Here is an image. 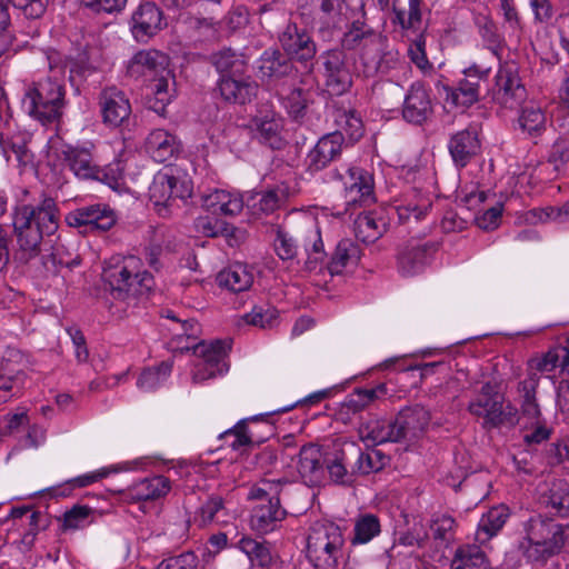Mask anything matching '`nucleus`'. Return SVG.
Returning <instances> with one entry per match:
<instances>
[{
  "mask_svg": "<svg viewBox=\"0 0 569 569\" xmlns=\"http://www.w3.org/2000/svg\"><path fill=\"white\" fill-rule=\"evenodd\" d=\"M58 221L57 204L50 197L42 196L37 204L18 206L13 214L17 259L27 263L38 257L44 237L58 230Z\"/></svg>",
  "mask_w": 569,
  "mask_h": 569,
  "instance_id": "1",
  "label": "nucleus"
},
{
  "mask_svg": "<svg viewBox=\"0 0 569 569\" xmlns=\"http://www.w3.org/2000/svg\"><path fill=\"white\" fill-rule=\"evenodd\" d=\"M57 57L48 56L53 74L28 84L21 100L22 110L43 124L56 121L64 106L63 70L56 62Z\"/></svg>",
  "mask_w": 569,
  "mask_h": 569,
  "instance_id": "2",
  "label": "nucleus"
},
{
  "mask_svg": "<svg viewBox=\"0 0 569 569\" xmlns=\"http://www.w3.org/2000/svg\"><path fill=\"white\" fill-rule=\"evenodd\" d=\"M103 280L116 299H128L149 293L154 287L153 276L142 269L137 256L112 257L103 268Z\"/></svg>",
  "mask_w": 569,
  "mask_h": 569,
  "instance_id": "3",
  "label": "nucleus"
},
{
  "mask_svg": "<svg viewBox=\"0 0 569 569\" xmlns=\"http://www.w3.org/2000/svg\"><path fill=\"white\" fill-rule=\"evenodd\" d=\"M291 482L286 478L262 479L249 491L250 499H267L268 503L257 506L250 517V527L253 531L266 535L284 520L287 510L281 507L291 490Z\"/></svg>",
  "mask_w": 569,
  "mask_h": 569,
  "instance_id": "4",
  "label": "nucleus"
},
{
  "mask_svg": "<svg viewBox=\"0 0 569 569\" xmlns=\"http://www.w3.org/2000/svg\"><path fill=\"white\" fill-rule=\"evenodd\" d=\"M306 558L315 569H339L346 555V537L331 521L313 523L307 535Z\"/></svg>",
  "mask_w": 569,
  "mask_h": 569,
  "instance_id": "5",
  "label": "nucleus"
},
{
  "mask_svg": "<svg viewBox=\"0 0 569 569\" xmlns=\"http://www.w3.org/2000/svg\"><path fill=\"white\" fill-rule=\"evenodd\" d=\"M565 526L551 519H531L527 536L519 543V550L528 561L543 563L560 552L565 546Z\"/></svg>",
  "mask_w": 569,
  "mask_h": 569,
  "instance_id": "6",
  "label": "nucleus"
},
{
  "mask_svg": "<svg viewBox=\"0 0 569 569\" xmlns=\"http://www.w3.org/2000/svg\"><path fill=\"white\" fill-rule=\"evenodd\" d=\"M318 71L330 94L341 96L352 87V64L343 49L321 52L317 59Z\"/></svg>",
  "mask_w": 569,
  "mask_h": 569,
  "instance_id": "7",
  "label": "nucleus"
},
{
  "mask_svg": "<svg viewBox=\"0 0 569 569\" xmlns=\"http://www.w3.org/2000/svg\"><path fill=\"white\" fill-rule=\"evenodd\" d=\"M365 0H347L346 8L350 11L347 21L350 22L349 29L341 38L343 50H360L359 57L379 46L383 37L366 22Z\"/></svg>",
  "mask_w": 569,
  "mask_h": 569,
  "instance_id": "8",
  "label": "nucleus"
},
{
  "mask_svg": "<svg viewBox=\"0 0 569 569\" xmlns=\"http://www.w3.org/2000/svg\"><path fill=\"white\" fill-rule=\"evenodd\" d=\"M192 193V183L173 167L158 171L149 187V198L156 207H168L174 199H186Z\"/></svg>",
  "mask_w": 569,
  "mask_h": 569,
  "instance_id": "9",
  "label": "nucleus"
},
{
  "mask_svg": "<svg viewBox=\"0 0 569 569\" xmlns=\"http://www.w3.org/2000/svg\"><path fill=\"white\" fill-rule=\"evenodd\" d=\"M231 349L228 340L201 341L193 347V353L200 359L192 373L194 383L216 378L228 371V352Z\"/></svg>",
  "mask_w": 569,
  "mask_h": 569,
  "instance_id": "10",
  "label": "nucleus"
},
{
  "mask_svg": "<svg viewBox=\"0 0 569 569\" xmlns=\"http://www.w3.org/2000/svg\"><path fill=\"white\" fill-rule=\"evenodd\" d=\"M335 177L342 182L345 203L347 207H366L376 201L373 176L360 168H343V172L335 171Z\"/></svg>",
  "mask_w": 569,
  "mask_h": 569,
  "instance_id": "11",
  "label": "nucleus"
},
{
  "mask_svg": "<svg viewBox=\"0 0 569 569\" xmlns=\"http://www.w3.org/2000/svg\"><path fill=\"white\" fill-rule=\"evenodd\" d=\"M490 68L472 64L463 70V78L459 79L455 88L446 87L447 100L455 106L470 107L480 98V84L487 81Z\"/></svg>",
  "mask_w": 569,
  "mask_h": 569,
  "instance_id": "12",
  "label": "nucleus"
},
{
  "mask_svg": "<svg viewBox=\"0 0 569 569\" xmlns=\"http://www.w3.org/2000/svg\"><path fill=\"white\" fill-rule=\"evenodd\" d=\"M437 250L438 246L432 241H408L397 256L399 273L403 277H413L422 272Z\"/></svg>",
  "mask_w": 569,
  "mask_h": 569,
  "instance_id": "13",
  "label": "nucleus"
},
{
  "mask_svg": "<svg viewBox=\"0 0 569 569\" xmlns=\"http://www.w3.org/2000/svg\"><path fill=\"white\" fill-rule=\"evenodd\" d=\"M116 214L106 204L97 203L78 208L66 216V222L82 232L107 231L116 223Z\"/></svg>",
  "mask_w": 569,
  "mask_h": 569,
  "instance_id": "14",
  "label": "nucleus"
},
{
  "mask_svg": "<svg viewBox=\"0 0 569 569\" xmlns=\"http://www.w3.org/2000/svg\"><path fill=\"white\" fill-rule=\"evenodd\" d=\"M468 410L476 417H482L483 426L487 428L503 425V398L489 382L481 387L478 396L469 403Z\"/></svg>",
  "mask_w": 569,
  "mask_h": 569,
  "instance_id": "15",
  "label": "nucleus"
},
{
  "mask_svg": "<svg viewBox=\"0 0 569 569\" xmlns=\"http://www.w3.org/2000/svg\"><path fill=\"white\" fill-rule=\"evenodd\" d=\"M345 138L342 132L333 131L323 134L313 148L307 153L306 168L309 172H319L331 162L338 160L342 153Z\"/></svg>",
  "mask_w": 569,
  "mask_h": 569,
  "instance_id": "16",
  "label": "nucleus"
},
{
  "mask_svg": "<svg viewBox=\"0 0 569 569\" xmlns=\"http://www.w3.org/2000/svg\"><path fill=\"white\" fill-rule=\"evenodd\" d=\"M360 62L366 77L387 74L400 63V53L387 37L380 39L379 46L360 56Z\"/></svg>",
  "mask_w": 569,
  "mask_h": 569,
  "instance_id": "17",
  "label": "nucleus"
},
{
  "mask_svg": "<svg viewBox=\"0 0 569 569\" xmlns=\"http://www.w3.org/2000/svg\"><path fill=\"white\" fill-rule=\"evenodd\" d=\"M526 97L515 64H506L499 68L496 74V89L493 99L506 108H515Z\"/></svg>",
  "mask_w": 569,
  "mask_h": 569,
  "instance_id": "18",
  "label": "nucleus"
},
{
  "mask_svg": "<svg viewBox=\"0 0 569 569\" xmlns=\"http://www.w3.org/2000/svg\"><path fill=\"white\" fill-rule=\"evenodd\" d=\"M64 166L80 180H98L102 170L86 147L63 144L59 152Z\"/></svg>",
  "mask_w": 569,
  "mask_h": 569,
  "instance_id": "19",
  "label": "nucleus"
},
{
  "mask_svg": "<svg viewBox=\"0 0 569 569\" xmlns=\"http://www.w3.org/2000/svg\"><path fill=\"white\" fill-rule=\"evenodd\" d=\"M430 421L429 411L419 405L405 408L393 419L397 441L411 442L425 432Z\"/></svg>",
  "mask_w": 569,
  "mask_h": 569,
  "instance_id": "20",
  "label": "nucleus"
},
{
  "mask_svg": "<svg viewBox=\"0 0 569 569\" xmlns=\"http://www.w3.org/2000/svg\"><path fill=\"white\" fill-rule=\"evenodd\" d=\"M279 42L290 60L307 62L316 57V42L306 30L295 23H289L279 34Z\"/></svg>",
  "mask_w": 569,
  "mask_h": 569,
  "instance_id": "21",
  "label": "nucleus"
},
{
  "mask_svg": "<svg viewBox=\"0 0 569 569\" xmlns=\"http://www.w3.org/2000/svg\"><path fill=\"white\" fill-rule=\"evenodd\" d=\"M99 106L104 124L119 127L131 114V104L126 93L116 87H108L99 94Z\"/></svg>",
  "mask_w": 569,
  "mask_h": 569,
  "instance_id": "22",
  "label": "nucleus"
},
{
  "mask_svg": "<svg viewBox=\"0 0 569 569\" xmlns=\"http://www.w3.org/2000/svg\"><path fill=\"white\" fill-rule=\"evenodd\" d=\"M357 451L358 446L355 442H347L323 460L329 478L333 483L350 487L356 482L357 476L353 472L350 455Z\"/></svg>",
  "mask_w": 569,
  "mask_h": 569,
  "instance_id": "23",
  "label": "nucleus"
},
{
  "mask_svg": "<svg viewBox=\"0 0 569 569\" xmlns=\"http://www.w3.org/2000/svg\"><path fill=\"white\" fill-rule=\"evenodd\" d=\"M168 57L154 49L140 50L129 61L127 72L130 77L147 80L156 79L167 70Z\"/></svg>",
  "mask_w": 569,
  "mask_h": 569,
  "instance_id": "24",
  "label": "nucleus"
},
{
  "mask_svg": "<svg viewBox=\"0 0 569 569\" xmlns=\"http://www.w3.org/2000/svg\"><path fill=\"white\" fill-rule=\"evenodd\" d=\"M449 153L456 167H466L481 150L477 128L469 127L452 134L448 142Z\"/></svg>",
  "mask_w": 569,
  "mask_h": 569,
  "instance_id": "25",
  "label": "nucleus"
},
{
  "mask_svg": "<svg viewBox=\"0 0 569 569\" xmlns=\"http://www.w3.org/2000/svg\"><path fill=\"white\" fill-rule=\"evenodd\" d=\"M432 112V102L425 86L420 82L412 83L405 97L403 119L410 123L421 124L431 117Z\"/></svg>",
  "mask_w": 569,
  "mask_h": 569,
  "instance_id": "26",
  "label": "nucleus"
},
{
  "mask_svg": "<svg viewBox=\"0 0 569 569\" xmlns=\"http://www.w3.org/2000/svg\"><path fill=\"white\" fill-rule=\"evenodd\" d=\"M164 26L161 10L152 2L139 6L132 16L131 31L141 42L154 36Z\"/></svg>",
  "mask_w": 569,
  "mask_h": 569,
  "instance_id": "27",
  "label": "nucleus"
},
{
  "mask_svg": "<svg viewBox=\"0 0 569 569\" xmlns=\"http://www.w3.org/2000/svg\"><path fill=\"white\" fill-rule=\"evenodd\" d=\"M539 502L550 515L569 517V483L566 480L557 479L546 483L539 490Z\"/></svg>",
  "mask_w": 569,
  "mask_h": 569,
  "instance_id": "28",
  "label": "nucleus"
},
{
  "mask_svg": "<svg viewBox=\"0 0 569 569\" xmlns=\"http://www.w3.org/2000/svg\"><path fill=\"white\" fill-rule=\"evenodd\" d=\"M218 90L224 101L244 104L256 97L258 84L250 77L223 76L218 82Z\"/></svg>",
  "mask_w": 569,
  "mask_h": 569,
  "instance_id": "29",
  "label": "nucleus"
},
{
  "mask_svg": "<svg viewBox=\"0 0 569 569\" xmlns=\"http://www.w3.org/2000/svg\"><path fill=\"white\" fill-rule=\"evenodd\" d=\"M431 208V196L417 188L408 190L402 196L400 203L396 207L399 220L403 222L410 221L411 219L415 221L425 219Z\"/></svg>",
  "mask_w": 569,
  "mask_h": 569,
  "instance_id": "30",
  "label": "nucleus"
},
{
  "mask_svg": "<svg viewBox=\"0 0 569 569\" xmlns=\"http://www.w3.org/2000/svg\"><path fill=\"white\" fill-rule=\"evenodd\" d=\"M178 138L164 129L152 130L146 139V150L156 162H166L180 152Z\"/></svg>",
  "mask_w": 569,
  "mask_h": 569,
  "instance_id": "31",
  "label": "nucleus"
},
{
  "mask_svg": "<svg viewBox=\"0 0 569 569\" xmlns=\"http://www.w3.org/2000/svg\"><path fill=\"white\" fill-rule=\"evenodd\" d=\"M318 8L319 32H330L339 29L350 17V11L346 8L347 0H311Z\"/></svg>",
  "mask_w": 569,
  "mask_h": 569,
  "instance_id": "32",
  "label": "nucleus"
},
{
  "mask_svg": "<svg viewBox=\"0 0 569 569\" xmlns=\"http://www.w3.org/2000/svg\"><path fill=\"white\" fill-rule=\"evenodd\" d=\"M202 206L213 214L236 216L242 211L243 200L239 193L216 189L202 197Z\"/></svg>",
  "mask_w": 569,
  "mask_h": 569,
  "instance_id": "33",
  "label": "nucleus"
},
{
  "mask_svg": "<svg viewBox=\"0 0 569 569\" xmlns=\"http://www.w3.org/2000/svg\"><path fill=\"white\" fill-rule=\"evenodd\" d=\"M323 461L320 448L316 445H305L299 450L298 471L306 483L318 485L323 476Z\"/></svg>",
  "mask_w": 569,
  "mask_h": 569,
  "instance_id": "34",
  "label": "nucleus"
},
{
  "mask_svg": "<svg viewBox=\"0 0 569 569\" xmlns=\"http://www.w3.org/2000/svg\"><path fill=\"white\" fill-rule=\"evenodd\" d=\"M358 433L368 446L398 442L392 419L371 418L359 426Z\"/></svg>",
  "mask_w": 569,
  "mask_h": 569,
  "instance_id": "35",
  "label": "nucleus"
},
{
  "mask_svg": "<svg viewBox=\"0 0 569 569\" xmlns=\"http://www.w3.org/2000/svg\"><path fill=\"white\" fill-rule=\"evenodd\" d=\"M300 240L307 253L306 268L316 270L325 260L323 242L317 223L309 220L302 228Z\"/></svg>",
  "mask_w": 569,
  "mask_h": 569,
  "instance_id": "36",
  "label": "nucleus"
},
{
  "mask_svg": "<svg viewBox=\"0 0 569 569\" xmlns=\"http://www.w3.org/2000/svg\"><path fill=\"white\" fill-rule=\"evenodd\" d=\"M281 118L273 112L260 113L252 119V130L256 137L272 149H278L281 146Z\"/></svg>",
  "mask_w": 569,
  "mask_h": 569,
  "instance_id": "37",
  "label": "nucleus"
},
{
  "mask_svg": "<svg viewBox=\"0 0 569 569\" xmlns=\"http://www.w3.org/2000/svg\"><path fill=\"white\" fill-rule=\"evenodd\" d=\"M217 282L231 292H242L252 286L253 274L248 266L233 263L218 273Z\"/></svg>",
  "mask_w": 569,
  "mask_h": 569,
  "instance_id": "38",
  "label": "nucleus"
},
{
  "mask_svg": "<svg viewBox=\"0 0 569 569\" xmlns=\"http://www.w3.org/2000/svg\"><path fill=\"white\" fill-rule=\"evenodd\" d=\"M359 259V247L350 239H342L338 242L327 270L331 276L341 274L348 267L357 266Z\"/></svg>",
  "mask_w": 569,
  "mask_h": 569,
  "instance_id": "39",
  "label": "nucleus"
},
{
  "mask_svg": "<svg viewBox=\"0 0 569 569\" xmlns=\"http://www.w3.org/2000/svg\"><path fill=\"white\" fill-rule=\"evenodd\" d=\"M170 481L163 476L144 478L129 488V496L133 500H154L166 496L170 491Z\"/></svg>",
  "mask_w": 569,
  "mask_h": 569,
  "instance_id": "40",
  "label": "nucleus"
},
{
  "mask_svg": "<svg viewBox=\"0 0 569 569\" xmlns=\"http://www.w3.org/2000/svg\"><path fill=\"white\" fill-rule=\"evenodd\" d=\"M259 72L262 78L280 79L290 74L293 66L289 58L279 50H266L259 60Z\"/></svg>",
  "mask_w": 569,
  "mask_h": 569,
  "instance_id": "41",
  "label": "nucleus"
},
{
  "mask_svg": "<svg viewBox=\"0 0 569 569\" xmlns=\"http://www.w3.org/2000/svg\"><path fill=\"white\" fill-rule=\"evenodd\" d=\"M211 63L223 76H243L248 68L246 57L232 49H222L210 57Z\"/></svg>",
  "mask_w": 569,
  "mask_h": 569,
  "instance_id": "42",
  "label": "nucleus"
},
{
  "mask_svg": "<svg viewBox=\"0 0 569 569\" xmlns=\"http://www.w3.org/2000/svg\"><path fill=\"white\" fill-rule=\"evenodd\" d=\"M509 517L508 508L505 506H497L491 508L485 513L479 523L476 532V540L479 543H485L496 536L505 526Z\"/></svg>",
  "mask_w": 569,
  "mask_h": 569,
  "instance_id": "43",
  "label": "nucleus"
},
{
  "mask_svg": "<svg viewBox=\"0 0 569 569\" xmlns=\"http://www.w3.org/2000/svg\"><path fill=\"white\" fill-rule=\"evenodd\" d=\"M353 462V472L356 476H368L370 473L381 471L390 461V458L381 450L371 449L362 451L358 447V451L350 455Z\"/></svg>",
  "mask_w": 569,
  "mask_h": 569,
  "instance_id": "44",
  "label": "nucleus"
},
{
  "mask_svg": "<svg viewBox=\"0 0 569 569\" xmlns=\"http://www.w3.org/2000/svg\"><path fill=\"white\" fill-rule=\"evenodd\" d=\"M490 561L486 552L477 545L459 547L451 560V569H489Z\"/></svg>",
  "mask_w": 569,
  "mask_h": 569,
  "instance_id": "45",
  "label": "nucleus"
},
{
  "mask_svg": "<svg viewBox=\"0 0 569 569\" xmlns=\"http://www.w3.org/2000/svg\"><path fill=\"white\" fill-rule=\"evenodd\" d=\"M289 193V187L286 183L277 184L259 193V197L253 202L252 208L256 212L271 214L286 204Z\"/></svg>",
  "mask_w": 569,
  "mask_h": 569,
  "instance_id": "46",
  "label": "nucleus"
},
{
  "mask_svg": "<svg viewBox=\"0 0 569 569\" xmlns=\"http://www.w3.org/2000/svg\"><path fill=\"white\" fill-rule=\"evenodd\" d=\"M237 546L248 557L252 566L267 568L271 565L273 557L270 546L266 541L242 537Z\"/></svg>",
  "mask_w": 569,
  "mask_h": 569,
  "instance_id": "47",
  "label": "nucleus"
},
{
  "mask_svg": "<svg viewBox=\"0 0 569 569\" xmlns=\"http://www.w3.org/2000/svg\"><path fill=\"white\" fill-rule=\"evenodd\" d=\"M518 122L523 133L536 139L545 132L547 119L540 107L529 104L522 108Z\"/></svg>",
  "mask_w": 569,
  "mask_h": 569,
  "instance_id": "48",
  "label": "nucleus"
},
{
  "mask_svg": "<svg viewBox=\"0 0 569 569\" xmlns=\"http://www.w3.org/2000/svg\"><path fill=\"white\" fill-rule=\"evenodd\" d=\"M337 131L342 132L351 141L359 140L363 134V124L361 118L353 109L337 108L333 112Z\"/></svg>",
  "mask_w": 569,
  "mask_h": 569,
  "instance_id": "49",
  "label": "nucleus"
},
{
  "mask_svg": "<svg viewBox=\"0 0 569 569\" xmlns=\"http://www.w3.org/2000/svg\"><path fill=\"white\" fill-rule=\"evenodd\" d=\"M539 380L538 375L528 373V377L519 383V392L522 398L521 410L530 419H538L540 416V408L536 399Z\"/></svg>",
  "mask_w": 569,
  "mask_h": 569,
  "instance_id": "50",
  "label": "nucleus"
},
{
  "mask_svg": "<svg viewBox=\"0 0 569 569\" xmlns=\"http://www.w3.org/2000/svg\"><path fill=\"white\" fill-rule=\"evenodd\" d=\"M282 104L288 113L296 120L306 114V110L311 102V93L302 88H292L288 93H279Z\"/></svg>",
  "mask_w": 569,
  "mask_h": 569,
  "instance_id": "51",
  "label": "nucleus"
},
{
  "mask_svg": "<svg viewBox=\"0 0 569 569\" xmlns=\"http://www.w3.org/2000/svg\"><path fill=\"white\" fill-rule=\"evenodd\" d=\"M171 371L172 363L168 361H163L157 367L148 368L140 373L137 387L144 392L153 391L168 379Z\"/></svg>",
  "mask_w": 569,
  "mask_h": 569,
  "instance_id": "52",
  "label": "nucleus"
},
{
  "mask_svg": "<svg viewBox=\"0 0 569 569\" xmlns=\"http://www.w3.org/2000/svg\"><path fill=\"white\" fill-rule=\"evenodd\" d=\"M380 532V521L377 516L366 513L357 518L353 526L351 545L368 543Z\"/></svg>",
  "mask_w": 569,
  "mask_h": 569,
  "instance_id": "53",
  "label": "nucleus"
},
{
  "mask_svg": "<svg viewBox=\"0 0 569 569\" xmlns=\"http://www.w3.org/2000/svg\"><path fill=\"white\" fill-rule=\"evenodd\" d=\"M385 223L377 221L370 213H359L355 220L356 237L362 242L371 243L379 239L383 232Z\"/></svg>",
  "mask_w": 569,
  "mask_h": 569,
  "instance_id": "54",
  "label": "nucleus"
},
{
  "mask_svg": "<svg viewBox=\"0 0 569 569\" xmlns=\"http://www.w3.org/2000/svg\"><path fill=\"white\" fill-rule=\"evenodd\" d=\"M560 127L563 133L553 142L549 152V162L556 170L563 168L569 162V112L563 117Z\"/></svg>",
  "mask_w": 569,
  "mask_h": 569,
  "instance_id": "55",
  "label": "nucleus"
},
{
  "mask_svg": "<svg viewBox=\"0 0 569 569\" xmlns=\"http://www.w3.org/2000/svg\"><path fill=\"white\" fill-rule=\"evenodd\" d=\"M257 417L240 420L234 427L226 430L220 438L226 441L233 450L251 446L254 441L253 432L248 428L249 420H256Z\"/></svg>",
  "mask_w": 569,
  "mask_h": 569,
  "instance_id": "56",
  "label": "nucleus"
},
{
  "mask_svg": "<svg viewBox=\"0 0 569 569\" xmlns=\"http://www.w3.org/2000/svg\"><path fill=\"white\" fill-rule=\"evenodd\" d=\"M420 3L421 0H409L408 11L399 9L393 4L390 8L393 13L392 23H398L403 30L418 31L421 26Z\"/></svg>",
  "mask_w": 569,
  "mask_h": 569,
  "instance_id": "57",
  "label": "nucleus"
},
{
  "mask_svg": "<svg viewBox=\"0 0 569 569\" xmlns=\"http://www.w3.org/2000/svg\"><path fill=\"white\" fill-rule=\"evenodd\" d=\"M18 372V367L10 359L0 360V405L14 396Z\"/></svg>",
  "mask_w": 569,
  "mask_h": 569,
  "instance_id": "58",
  "label": "nucleus"
},
{
  "mask_svg": "<svg viewBox=\"0 0 569 569\" xmlns=\"http://www.w3.org/2000/svg\"><path fill=\"white\" fill-rule=\"evenodd\" d=\"M561 355H568L561 346L551 348L545 355L535 357L528 361L529 373H549L561 365Z\"/></svg>",
  "mask_w": 569,
  "mask_h": 569,
  "instance_id": "59",
  "label": "nucleus"
},
{
  "mask_svg": "<svg viewBox=\"0 0 569 569\" xmlns=\"http://www.w3.org/2000/svg\"><path fill=\"white\" fill-rule=\"evenodd\" d=\"M94 510L84 505H74L62 516V529L78 530L83 529L93 521Z\"/></svg>",
  "mask_w": 569,
  "mask_h": 569,
  "instance_id": "60",
  "label": "nucleus"
},
{
  "mask_svg": "<svg viewBox=\"0 0 569 569\" xmlns=\"http://www.w3.org/2000/svg\"><path fill=\"white\" fill-rule=\"evenodd\" d=\"M199 516L204 525L209 522L226 523L229 520L223 499L219 496L209 497L199 508Z\"/></svg>",
  "mask_w": 569,
  "mask_h": 569,
  "instance_id": "61",
  "label": "nucleus"
},
{
  "mask_svg": "<svg viewBox=\"0 0 569 569\" xmlns=\"http://www.w3.org/2000/svg\"><path fill=\"white\" fill-rule=\"evenodd\" d=\"M6 152L7 160L14 161L20 172L34 170V154L29 149L24 139H21L19 141H12L10 144V150Z\"/></svg>",
  "mask_w": 569,
  "mask_h": 569,
  "instance_id": "62",
  "label": "nucleus"
},
{
  "mask_svg": "<svg viewBox=\"0 0 569 569\" xmlns=\"http://www.w3.org/2000/svg\"><path fill=\"white\" fill-rule=\"evenodd\" d=\"M408 56L411 62L423 73H430L433 70L432 63L428 60L426 53V38L422 33H418L411 40L408 47Z\"/></svg>",
  "mask_w": 569,
  "mask_h": 569,
  "instance_id": "63",
  "label": "nucleus"
},
{
  "mask_svg": "<svg viewBox=\"0 0 569 569\" xmlns=\"http://www.w3.org/2000/svg\"><path fill=\"white\" fill-rule=\"evenodd\" d=\"M273 246L276 253L282 260H291L297 257V240L281 228L277 229Z\"/></svg>",
  "mask_w": 569,
  "mask_h": 569,
  "instance_id": "64",
  "label": "nucleus"
}]
</instances>
